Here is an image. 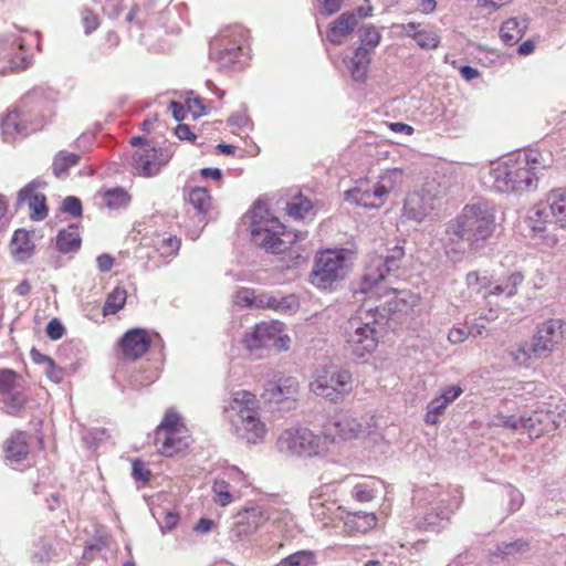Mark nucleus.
Wrapping results in <instances>:
<instances>
[{"mask_svg":"<svg viewBox=\"0 0 566 566\" xmlns=\"http://www.w3.org/2000/svg\"><path fill=\"white\" fill-rule=\"evenodd\" d=\"M127 292L123 287H115L108 295L103 306V315H114L122 310L126 303Z\"/></svg>","mask_w":566,"mask_h":566,"instance_id":"ea45409f","label":"nucleus"},{"mask_svg":"<svg viewBox=\"0 0 566 566\" xmlns=\"http://www.w3.org/2000/svg\"><path fill=\"white\" fill-rule=\"evenodd\" d=\"M357 25L355 12L342 13L328 28L327 39L333 44H340Z\"/></svg>","mask_w":566,"mask_h":566,"instance_id":"7c9ffc66","label":"nucleus"},{"mask_svg":"<svg viewBox=\"0 0 566 566\" xmlns=\"http://www.w3.org/2000/svg\"><path fill=\"white\" fill-rule=\"evenodd\" d=\"M224 412L229 413V419H242L247 416L260 412V401L255 394L249 390H237L232 392Z\"/></svg>","mask_w":566,"mask_h":566,"instance_id":"4be33fe9","label":"nucleus"},{"mask_svg":"<svg viewBox=\"0 0 566 566\" xmlns=\"http://www.w3.org/2000/svg\"><path fill=\"white\" fill-rule=\"evenodd\" d=\"M61 211L78 218L83 212L82 202L78 198L69 196L62 201Z\"/></svg>","mask_w":566,"mask_h":566,"instance_id":"5fc2aeb1","label":"nucleus"},{"mask_svg":"<svg viewBox=\"0 0 566 566\" xmlns=\"http://www.w3.org/2000/svg\"><path fill=\"white\" fill-rule=\"evenodd\" d=\"M250 32L240 24L231 25L221 31L214 39L212 46L218 51V59L226 63H232L238 60L239 54L248 43Z\"/></svg>","mask_w":566,"mask_h":566,"instance_id":"4468645a","label":"nucleus"},{"mask_svg":"<svg viewBox=\"0 0 566 566\" xmlns=\"http://www.w3.org/2000/svg\"><path fill=\"white\" fill-rule=\"evenodd\" d=\"M30 452L28 436L23 431H15L3 442L4 459L10 463H20Z\"/></svg>","mask_w":566,"mask_h":566,"instance_id":"cd10ccee","label":"nucleus"},{"mask_svg":"<svg viewBox=\"0 0 566 566\" xmlns=\"http://www.w3.org/2000/svg\"><path fill=\"white\" fill-rule=\"evenodd\" d=\"M310 389L316 396L337 403L353 391L354 378L347 369L328 366L316 370Z\"/></svg>","mask_w":566,"mask_h":566,"instance_id":"423d86ee","label":"nucleus"},{"mask_svg":"<svg viewBox=\"0 0 566 566\" xmlns=\"http://www.w3.org/2000/svg\"><path fill=\"white\" fill-rule=\"evenodd\" d=\"M333 506H334V504H332L331 506H326V504L324 502H322L319 499H315L311 503L313 515L318 521H322L325 525L328 523V521L332 520V507Z\"/></svg>","mask_w":566,"mask_h":566,"instance_id":"603ef678","label":"nucleus"},{"mask_svg":"<svg viewBox=\"0 0 566 566\" xmlns=\"http://www.w3.org/2000/svg\"><path fill=\"white\" fill-rule=\"evenodd\" d=\"M298 389L300 385L296 378H280L266 384L262 397L270 402L280 403L289 399H295L298 394Z\"/></svg>","mask_w":566,"mask_h":566,"instance_id":"b1692460","label":"nucleus"},{"mask_svg":"<svg viewBox=\"0 0 566 566\" xmlns=\"http://www.w3.org/2000/svg\"><path fill=\"white\" fill-rule=\"evenodd\" d=\"M32 55L25 49L22 42L18 43V51L13 53L9 63L12 71L25 70L31 63Z\"/></svg>","mask_w":566,"mask_h":566,"instance_id":"3c124183","label":"nucleus"},{"mask_svg":"<svg viewBox=\"0 0 566 566\" xmlns=\"http://www.w3.org/2000/svg\"><path fill=\"white\" fill-rule=\"evenodd\" d=\"M378 518L374 513H352L345 521V526L350 534H365L377 525Z\"/></svg>","mask_w":566,"mask_h":566,"instance_id":"72a5a7b5","label":"nucleus"},{"mask_svg":"<svg viewBox=\"0 0 566 566\" xmlns=\"http://www.w3.org/2000/svg\"><path fill=\"white\" fill-rule=\"evenodd\" d=\"M188 200L199 213L208 212L212 203L209 191L201 187L192 188L188 193Z\"/></svg>","mask_w":566,"mask_h":566,"instance_id":"37998d69","label":"nucleus"},{"mask_svg":"<svg viewBox=\"0 0 566 566\" xmlns=\"http://www.w3.org/2000/svg\"><path fill=\"white\" fill-rule=\"evenodd\" d=\"M281 564L282 566H314L316 556L311 551H300L283 558Z\"/></svg>","mask_w":566,"mask_h":566,"instance_id":"09e8293b","label":"nucleus"},{"mask_svg":"<svg viewBox=\"0 0 566 566\" xmlns=\"http://www.w3.org/2000/svg\"><path fill=\"white\" fill-rule=\"evenodd\" d=\"M133 476L138 481L147 482L150 480L151 472L143 461L136 459L133 461Z\"/></svg>","mask_w":566,"mask_h":566,"instance_id":"bf43d9fd","label":"nucleus"},{"mask_svg":"<svg viewBox=\"0 0 566 566\" xmlns=\"http://www.w3.org/2000/svg\"><path fill=\"white\" fill-rule=\"evenodd\" d=\"M526 222L534 235L543 238L548 244L556 243L557 239L551 232L558 228V223L547 200L534 207Z\"/></svg>","mask_w":566,"mask_h":566,"instance_id":"dca6fc26","label":"nucleus"},{"mask_svg":"<svg viewBox=\"0 0 566 566\" xmlns=\"http://www.w3.org/2000/svg\"><path fill=\"white\" fill-rule=\"evenodd\" d=\"M277 448L281 452L302 458L327 452L323 434H315L307 428L285 429L277 439Z\"/></svg>","mask_w":566,"mask_h":566,"instance_id":"0eeeda50","label":"nucleus"},{"mask_svg":"<svg viewBox=\"0 0 566 566\" xmlns=\"http://www.w3.org/2000/svg\"><path fill=\"white\" fill-rule=\"evenodd\" d=\"M406 182L405 172L401 168L386 169L376 184L377 195L386 201L389 193L400 190Z\"/></svg>","mask_w":566,"mask_h":566,"instance_id":"c756f323","label":"nucleus"},{"mask_svg":"<svg viewBox=\"0 0 566 566\" xmlns=\"http://www.w3.org/2000/svg\"><path fill=\"white\" fill-rule=\"evenodd\" d=\"M231 424L235 436L250 444L263 441L268 432L266 426L261 420L259 412L242 419H231Z\"/></svg>","mask_w":566,"mask_h":566,"instance_id":"412c9836","label":"nucleus"},{"mask_svg":"<svg viewBox=\"0 0 566 566\" xmlns=\"http://www.w3.org/2000/svg\"><path fill=\"white\" fill-rule=\"evenodd\" d=\"M552 165L551 154L526 149L492 163L489 179L494 190L503 193L534 190L538 176Z\"/></svg>","mask_w":566,"mask_h":566,"instance_id":"f257e3e1","label":"nucleus"},{"mask_svg":"<svg viewBox=\"0 0 566 566\" xmlns=\"http://www.w3.org/2000/svg\"><path fill=\"white\" fill-rule=\"evenodd\" d=\"M129 144L138 147L132 156V165L138 176L151 177L169 161L168 154L142 137H132Z\"/></svg>","mask_w":566,"mask_h":566,"instance_id":"9b49d317","label":"nucleus"},{"mask_svg":"<svg viewBox=\"0 0 566 566\" xmlns=\"http://www.w3.org/2000/svg\"><path fill=\"white\" fill-rule=\"evenodd\" d=\"M367 426L348 413L337 415L324 426L322 433L327 452L331 446L335 443L353 441L364 437L367 433Z\"/></svg>","mask_w":566,"mask_h":566,"instance_id":"ddd939ff","label":"nucleus"},{"mask_svg":"<svg viewBox=\"0 0 566 566\" xmlns=\"http://www.w3.org/2000/svg\"><path fill=\"white\" fill-rule=\"evenodd\" d=\"M251 237L255 245L272 252L282 253L303 238L290 231L281 221L273 217L262 205H254L249 212Z\"/></svg>","mask_w":566,"mask_h":566,"instance_id":"20e7f679","label":"nucleus"},{"mask_svg":"<svg viewBox=\"0 0 566 566\" xmlns=\"http://www.w3.org/2000/svg\"><path fill=\"white\" fill-rule=\"evenodd\" d=\"M524 282L520 271H505L490 274L488 271H471L465 275V284L470 294L481 295L484 301L495 296L512 298L517 295Z\"/></svg>","mask_w":566,"mask_h":566,"instance_id":"39448f33","label":"nucleus"},{"mask_svg":"<svg viewBox=\"0 0 566 566\" xmlns=\"http://www.w3.org/2000/svg\"><path fill=\"white\" fill-rule=\"evenodd\" d=\"M187 109L193 114V116H201L205 113L203 101L198 96H189L186 99Z\"/></svg>","mask_w":566,"mask_h":566,"instance_id":"e2e57ef3","label":"nucleus"},{"mask_svg":"<svg viewBox=\"0 0 566 566\" xmlns=\"http://www.w3.org/2000/svg\"><path fill=\"white\" fill-rule=\"evenodd\" d=\"M525 420V417H520L518 419L514 418L513 416L503 417L500 426L511 429V430H518L523 429V421Z\"/></svg>","mask_w":566,"mask_h":566,"instance_id":"69168bd1","label":"nucleus"},{"mask_svg":"<svg viewBox=\"0 0 566 566\" xmlns=\"http://www.w3.org/2000/svg\"><path fill=\"white\" fill-rule=\"evenodd\" d=\"M103 203L111 209L124 208L130 201V196L123 189H109L102 195Z\"/></svg>","mask_w":566,"mask_h":566,"instance_id":"c03bdc74","label":"nucleus"},{"mask_svg":"<svg viewBox=\"0 0 566 566\" xmlns=\"http://www.w3.org/2000/svg\"><path fill=\"white\" fill-rule=\"evenodd\" d=\"M244 480L243 473L237 469H230L224 472L222 478L214 480L212 491L214 493V502L220 506H227L233 502L231 494V482Z\"/></svg>","mask_w":566,"mask_h":566,"instance_id":"c85d7f7f","label":"nucleus"},{"mask_svg":"<svg viewBox=\"0 0 566 566\" xmlns=\"http://www.w3.org/2000/svg\"><path fill=\"white\" fill-rule=\"evenodd\" d=\"M553 216L557 219L558 228L566 229V188L553 189L546 197Z\"/></svg>","mask_w":566,"mask_h":566,"instance_id":"c9c22d12","label":"nucleus"},{"mask_svg":"<svg viewBox=\"0 0 566 566\" xmlns=\"http://www.w3.org/2000/svg\"><path fill=\"white\" fill-rule=\"evenodd\" d=\"M154 244L161 256L169 258L177 254L181 241L176 235L157 237Z\"/></svg>","mask_w":566,"mask_h":566,"instance_id":"a18cd8bd","label":"nucleus"},{"mask_svg":"<svg viewBox=\"0 0 566 566\" xmlns=\"http://www.w3.org/2000/svg\"><path fill=\"white\" fill-rule=\"evenodd\" d=\"M379 483V479L375 476L363 478L353 486L352 495L358 502H370L377 494Z\"/></svg>","mask_w":566,"mask_h":566,"instance_id":"4c0bfd02","label":"nucleus"},{"mask_svg":"<svg viewBox=\"0 0 566 566\" xmlns=\"http://www.w3.org/2000/svg\"><path fill=\"white\" fill-rule=\"evenodd\" d=\"M564 337V323L558 318L543 322L534 336L533 352L552 350Z\"/></svg>","mask_w":566,"mask_h":566,"instance_id":"aec40b11","label":"nucleus"},{"mask_svg":"<svg viewBox=\"0 0 566 566\" xmlns=\"http://www.w3.org/2000/svg\"><path fill=\"white\" fill-rule=\"evenodd\" d=\"M20 376L12 369H0V397L13 392Z\"/></svg>","mask_w":566,"mask_h":566,"instance_id":"8fccbe9b","label":"nucleus"},{"mask_svg":"<svg viewBox=\"0 0 566 566\" xmlns=\"http://www.w3.org/2000/svg\"><path fill=\"white\" fill-rule=\"evenodd\" d=\"M402 35L411 38L422 50H434L440 44V36L431 29L422 27L421 23L408 22L398 24Z\"/></svg>","mask_w":566,"mask_h":566,"instance_id":"a878e982","label":"nucleus"},{"mask_svg":"<svg viewBox=\"0 0 566 566\" xmlns=\"http://www.w3.org/2000/svg\"><path fill=\"white\" fill-rule=\"evenodd\" d=\"M463 392V389L459 385L447 386L441 389L438 397L443 398V401L450 405L458 399Z\"/></svg>","mask_w":566,"mask_h":566,"instance_id":"680f3d73","label":"nucleus"},{"mask_svg":"<svg viewBox=\"0 0 566 566\" xmlns=\"http://www.w3.org/2000/svg\"><path fill=\"white\" fill-rule=\"evenodd\" d=\"M168 109L170 111L172 117L176 120L181 122L185 119L186 111H185V107L180 103H178L176 101H171L169 103Z\"/></svg>","mask_w":566,"mask_h":566,"instance_id":"338daca9","label":"nucleus"},{"mask_svg":"<svg viewBox=\"0 0 566 566\" xmlns=\"http://www.w3.org/2000/svg\"><path fill=\"white\" fill-rule=\"evenodd\" d=\"M405 252L401 247H395L390 255L385 261L380 258L375 259L366 269L363 280V291L373 295L381 296L387 294L389 290L382 285V281L387 273L398 268V262L402 259Z\"/></svg>","mask_w":566,"mask_h":566,"instance_id":"f8f14e48","label":"nucleus"},{"mask_svg":"<svg viewBox=\"0 0 566 566\" xmlns=\"http://www.w3.org/2000/svg\"><path fill=\"white\" fill-rule=\"evenodd\" d=\"M471 334V331L465 325H457L449 329L448 332V340L452 345L462 344L465 342Z\"/></svg>","mask_w":566,"mask_h":566,"instance_id":"864d4df0","label":"nucleus"},{"mask_svg":"<svg viewBox=\"0 0 566 566\" xmlns=\"http://www.w3.org/2000/svg\"><path fill=\"white\" fill-rule=\"evenodd\" d=\"M283 332V324L279 322H263L258 324L251 334L244 337V343L249 349L260 348L272 345L276 336Z\"/></svg>","mask_w":566,"mask_h":566,"instance_id":"393cba45","label":"nucleus"},{"mask_svg":"<svg viewBox=\"0 0 566 566\" xmlns=\"http://www.w3.org/2000/svg\"><path fill=\"white\" fill-rule=\"evenodd\" d=\"M533 348L530 349L526 345H520L511 350V357L514 363L518 366H524L528 363L532 357Z\"/></svg>","mask_w":566,"mask_h":566,"instance_id":"4d7b16f0","label":"nucleus"},{"mask_svg":"<svg viewBox=\"0 0 566 566\" xmlns=\"http://www.w3.org/2000/svg\"><path fill=\"white\" fill-rule=\"evenodd\" d=\"M313 209L311 200L306 197L297 196L291 202L287 203V213L294 219L306 218Z\"/></svg>","mask_w":566,"mask_h":566,"instance_id":"49530a36","label":"nucleus"},{"mask_svg":"<svg viewBox=\"0 0 566 566\" xmlns=\"http://www.w3.org/2000/svg\"><path fill=\"white\" fill-rule=\"evenodd\" d=\"M448 406L449 405L443 401V398H440L438 396L434 397L427 407L424 422L430 426L437 424Z\"/></svg>","mask_w":566,"mask_h":566,"instance_id":"de8ad7c7","label":"nucleus"},{"mask_svg":"<svg viewBox=\"0 0 566 566\" xmlns=\"http://www.w3.org/2000/svg\"><path fill=\"white\" fill-rule=\"evenodd\" d=\"M513 0H478V7L485 10L496 11L509 6Z\"/></svg>","mask_w":566,"mask_h":566,"instance_id":"0e129e2a","label":"nucleus"},{"mask_svg":"<svg viewBox=\"0 0 566 566\" xmlns=\"http://www.w3.org/2000/svg\"><path fill=\"white\" fill-rule=\"evenodd\" d=\"M150 344L151 337L146 329L130 328L118 342L120 357L124 360L135 361L148 352Z\"/></svg>","mask_w":566,"mask_h":566,"instance_id":"f3484780","label":"nucleus"},{"mask_svg":"<svg viewBox=\"0 0 566 566\" xmlns=\"http://www.w3.org/2000/svg\"><path fill=\"white\" fill-rule=\"evenodd\" d=\"M446 193V187L436 177H427L421 186L409 192L405 199L402 214L417 222L426 219L433 210V202Z\"/></svg>","mask_w":566,"mask_h":566,"instance_id":"1a4fd4ad","label":"nucleus"},{"mask_svg":"<svg viewBox=\"0 0 566 566\" xmlns=\"http://www.w3.org/2000/svg\"><path fill=\"white\" fill-rule=\"evenodd\" d=\"M65 328L57 318L51 319L46 325V335L52 340H57L63 337Z\"/></svg>","mask_w":566,"mask_h":566,"instance_id":"052dcab7","label":"nucleus"},{"mask_svg":"<svg viewBox=\"0 0 566 566\" xmlns=\"http://www.w3.org/2000/svg\"><path fill=\"white\" fill-rule=\"evenodd\" d=\"M155 444L165 457H172L189 447V434L180 416L168 410L155 431Z\"/></svg>","mask_w":566,"mask_h":566,"instance_id":"6e6552de","label":"nucleus"},{"mask_svg":"<svg viewBox=\"0 0 566 566\" xmlns=\"http://www.w3.org/2000/svg\"><path fill=\"white\" fill-rule=\"evenodd\" d=\"M381 34L378 29L373 25H364L359 29V46L364 48L369 54L378 46Z\"/></svg>","mask_w":566,"mask_h":566,"instance_id":"79ce46f5","label":"nucleus"},{"mask_svg":"<svg viewBox=\"0 0 566 566\" xmlns=\"http://www.w3.org/2000/svg\"><path fill=\"white\" fill-rule=\"evenodd\" d=\"M270 516L268 511L262 506L244 507L235 515V522L230 531L231 536L235 541H242L254 534L263 526Z\"/></svg>","mask_w":566,"mask_h":566,"instance_id":"2eb2a0df","label":"nucleus"},{"mask_svg":"<svg viewBox=\"0 0 566 566\" xmlns=\"http://www.w3.org/2000/svg\"><path fill=\"white\" fill-rule=\"evenodd\" d=\"M82 23L85 32L91 33L99 27V19L92 10L85 9L82 11Z\"/></svg>","mask_w":566,"mask_h":566,"instance_id":"13d9d810","label":"nucleus"},{"mask_svg":"<svg viewBox=\"0 0 566 566\" xmlns=\"http://www.w3.org/2000/svg\"><path fill=\"white\" fill-rule=\"evenodd\" d=\"M370 62V54L364 48H357L354 56L347 63L352 78L356 82L365 83L368 77Z\"/></svg>","mask_w":566,"mask_h":566,"instance_id":"473e14b6","label":"nucleus"},{"mask_svg":"<svg viewBox=\"0 0 566 566\" xmlns=\"http://www.w3.org/2000/svg\"><path fill=\"white\" fill-rule=\"evenodd\" d=\"M43 361L46 365L45 374L48 378L56 384L61 382L64 377L63 369L56 366L54 360L49 356H43Z\"/></svg>","mask_w":566,"mask_h":566,"instance_id":"6e6d98bb","label":"nucleus"},{"mask_svg":"<svg viewBox=\"0 0 566 566\" xmlns=\"http://www.w3.org/2000/svg\"><path fill=\"white\" fill-rule=\"evenodd\" d=\"M527 28V18L511 17L502 22L499 34L504 44L514 45L524 36Z\"/></svg>","mask_w":566,"mask_h":566,"instance_id":"2f4dec72","label":"nucleus"},{"mask_svg":"<svg viewBox=\"0 0 566 566\" xmlns=\"http://www.w3.org/2000/svg\"><path fill=\"white\" fill-rule=\"evenodd\" d=\"M352 252L347 249H328L318 253L311 283L318 289H327L344 276Z\"/></svg>","mask_w":566,"mask_h":566,"instance_id":"9d476101","label":"nucleus"},{"mask_svg":"<svg viewBox=\"0 0 566 566\" xmlns=\"http://www.w3.org/2000/svg\"><path fill=\"white\" fill-rule=\"evenodd\" d=\"M78 161H80V155H77L75 153H69L65 150H61L55 155V157L53 159V164H52L53 174L60 178V177L64 176L65 174H67V171L71 167L76 166L78 164Z\"/></svg>","mask_w":566,"mask_h":566,"instance_id":"58836bf2","label":"nucleus"},{"mask_svg":"<svg viewBox=\"0 0 566 566\" xmlns=\"http://www.w3.org/2000/svg\"><path fill=\"white\" fill-rule=\"evenodd\" d=\"M523 429L533 439L555 431L559 426V415L548 408H538L522 423Z\"/></svg>","mask_w":566,"mask_h":566,"instance_id":"6ab92c4d","label":"nucleus"},{"mask_svg":"<svg viewBox=\"0 0 566 566\" xmlns=\"http://www.w3.org/2000/svg\"><path fill=\"white\" fill-rule=\"evenodd\" d=\"M45 186L46 182L44 180L34 179L19 191V200L28 203L29 216L33 221H42L49 214L46 197L39 191L40 188H44Z\"/></svg>","mask_w":566,"mask_h":566,"instance_id":"a211bd4d","label":"nucleus"},{"mask_svg":"<svg viewBox=\"0 0 566 566\" xmlns=\"http://www.w3.org/2000/svg\"><path fill=\"white\" fill-rule=\"evenodd\" d=\"M286 301L287 298L280 301L275 296L266 294L256 295L254 290L249 287L239 289L234 295V304L240 307L255 306L258 308L282 311Z\"/></svg>","mask_w":566,"mask_h":566,"instance_id":"5701e85b","label":"nucleus"},{"mask_svg":"<svg viewBox=\"0 0 566 566\" xmlns=\"http://www.w3.org/2000/svg\"><path fill=\"white\" fill-rule=\"evenodd\" d=\"M81 242L77 224H70L66 229L61 230L56 237V248L62 253L78 250Z\"/></svg>","mask_w":566,"mask_h":566,"instance_id":"e433bc0d","label":"nucleus"},{"mask_svg":"<svg viewBox=\"0 0 566 566\" xmlns=\"http://www.w3.org/2000/svg\"><path fill=\"white\" fill-rule=\"evenodd\" d=\"M496 229L495 209L486 201L465 205L448 222L446 233L450 243L465 242L470 249L482 247Z\"/></svg>","mask_w":566,"mask_h":566,"instance_id":"f03ea898","label":"nucleus"},{"mask_svg":"<svg viewBox=\"0 0 566 566\" xmlns=\"http://www.w3.org/2000/svg\"><path fill=\"white\" fill-rule=\"evenodd\" d=\"M345 199L366 208H378L384 203L382 198L377 195L376 187L370 191L367 179L358 180L353 189L345 191Z\"/></svg>","mask_w":566,"mask_h":566,"instance_id":"bb28decb","label":"nucleus"},{"mask_svg":"<svg viewBox=\"0 0 566 566\" xmlns=\"http://www.w3.org/2000/svg\"><path fill=\"white\" fill-rule=\"evenodd\" d=\"M97 266L102 272H108L114 265V259L109 254H102L96 260Z\"/></svg>","mask_w":566,"mask_h":566,"instance_id":"774afa93","label":"nucleus"},{"mask_svg":"<svg viewBox=\"0 0 566 566\" xmlns=\"http://www.w3.org/2000/svg\"><path fill=\"white\" fill-rule=\"evenodd\" d=\"M4 412L20 416L28 403V397L22 391H13L2 397Z\"/></svg>","mask_w":566,"mask_h":566,"instance_id":"a19ab883","label":"nucleus"},{"mask_svg":"<svg viewBox=\"0 0 566 566\" xmlns=\"http://www.w3.org/2000/svg\"><path fill=\"white\" fill-rule=\"evenodd\" d=\"M381 321L378 306H369L368 303L349 317L344 326V338L353 356L367 358L376 352L382 332Z\"/></svg>","mask_w":566,"mask_h":566,"instance_id":"7ed1b4c3","label":"nucleus"},{"mask_svg":"<svg viewBox=\"0 0 566 566\" xmlns=\"http://www.w3.org/2000/svg\"><path fill=\"white\" fill-rule=\"evenodd\" d=\"M10 249L18 261L29 259L34 251V244L31 241L29 232L22 229L17 230L12 237Z\"/></svg>","mask_w":566,"mask_h":566,"instance_id":"f704fd0d","label":"nucleus"}]
</instances>
